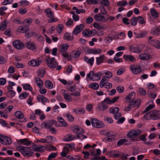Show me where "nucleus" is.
<instances>
[{
	"mask_svg": "<svg viewBox=\"0 0 160 160\" xmlns=\"http://www.w3.org/2000/svg\"><path fill=\"white\" fill-rule=\"evenodd\" d=\"M13 44L15 48L18 50H21L24 48V45L23 43L19 40L14 41L13 43Z\"/></svg>",
	"mask_w": 160,
	"mask_h": 160,
	"instance_id": "nucleus-10",
	"label": "nucleus"
},
{
	"mask_svg": "<svg viewBox=\"0 0 160 160\" xmlns=\"http://www.w3.org/2000/svg\"><path fill=\"white\" fill-rule=\"evenodd\" d=\"M141 133L142 131L139 129L137 130H132L129 132L127 134V136L129 138H134L139 136Z\"/></svg>",
	"mask_w": 160,
	"mask_h": 160,
	"instance_id": "nucleus-8",
	"label": "nucleus"
},
{
	"mask_svg": "<svg viewBox=\"0 0 160 160\" xmlns=\"http://www.w3.org/2000/svg\"><path fill=\"white\" fill-rule=\"evenodd\" d=\"M26 47L29 49L34 50L36 49L35 43L33 42H28L25 44Z\"/></svg>",
	"mask_w": 160,
	"mask_h": 160,
	"instance_id": "nucleus-20",
	"label": "nucleus"
},
{
	"mask_svg": "<svg viewBox=\"0 0 160 160\" xmlns=\"http://www.w3.org/2000/svg\"><path fill=\"white\" fill-rule=\"evenodd\" d=\"M42 60L39 59H33L28 62V64L32 66L36 67L39 66L42 63Z\"/></svg>",
	"mask_w": 160,
	"mask_h": 160,
	"instance_id": "nucleus-11",
	"label": "nucleus"
},
{
	"mask_svg": "<svg viewBox=\"0 0 160 160\" xmlns=\"http://www.w3.org/2000/svg\"><path fill=\"white\" fill-rule=\"evenodd\" d=\"M96 63L97 65H99L100 63H103L104 59V55L100 56L96 58Z\"/></svg>",
	"mask_w": 160,
	"mask_h": 160,
	"instance_id": "nucleus-34",
	"label": "nucleus"
},
{
	"mask_svg": "<svg viewBox=\"0 0 160 160\" xmlns=\"http://www.w3.org/2000/svg\"><path fill=\"white\" fill-rule=\"evenodd\" d=\"M141 100L139 99H137L136 101L132 102H130L128 106L124 108V111H128L130 110L131 108H133L135 106H138Z\"/></svg>",
	"mask_w": 160,
	"mask_h": 160,
	"instance_id": "nucleus-7",
	"label": "nucleus"
},
{
	"mask_svg": "<svg viewBox=\"0 0 160 160\" xmlns=\"http://www.w3.org/2000/svg\"><path fill=\"white\" fill-rule=\"evenodd\" d=\"M64 99L67 102H69L72 101V98L67 93H64L63 95Z\"/></svg>",
	"mask_w": 160,
	"mask_h": 160,
	"instance_id": "nucleus-44",
	"label": "nucleus"
},
{
	"mask_svg": "<svg viewBox=\"0 0 160 160\" xmlns=\"http://www.w3.org/2000/svg\"><path fill=\"white\" fill-rule=\"evenodd\" d=\"M84 25L83 24H81L76 27L74 29L73 33L74 34H77L80 32L83 29Z\"/></svg>",
	"mask_w": 160,
	"mask_h": 160,
	"instance_id": "nucleus-19",
	"label": "nucleus"
},
{
	"mask_svg": "<svg viewBox=\"0 0 160 160\" xmlns=\"http://www.w3.org/2000/svg\"><path fill=\"white\" fill-rule=\"evenodd\" d=\"M119 111V108L118 107L112 108H109V112L111 113L115 114L118 112Z\"/></svg>",
	"mask_w": 160,
	"mask_h": 160,
	"instance_id": "nucleus-39",
	"label": "nucleus"
},
{
	"mask_svg": "<svg viewBox=\"0 0 160 160\" xmlns=\"http://www.w3.org/2000/svg\"><path fill=\"white\" fill-rule=\"evenodd\" d=\"M45 60L47 65L49 67L51 68H56L58 64L54 58L47 57L45 58Z\"/></svg>",
	"mask_w": 160,
	"mask_h": 160,
	"instance_id": "nucleus-4",
	"label": "nucleus"
},
{
	"mask_svg": "<svg viewBox=\"0 0 160 160\" xmlns=\"http://www.w3.org/2000/svg\"><path fill=\"white\" fill-rule=\"evenodd\" d=\"M151 119L153 120H157V111L153 110L150 111Z\"/></svg>",
	"mask_w": 160,
	"mask_h": 160,
	"instance_id": "nucleus-37",
	"label": "nucleus"
},
{
	"mask_svg": "<svg viewBox=\"0 0 160 160\" xmlns=\"http://www.w3.org/2000/svg\"><path fill=\"white\" fill-rule=\"evenodd\" d=\"M123 58L126 61L132 62H135L136 60L135 58L131 55H124Z\"/></svg>",
	"mask_w": 160,
	"mask_h": 160,
	"instance_id": "nucleus-25",
	"label": "nucleus"
},
{
	"mask_svg": "<svg viewBox=\"0 0 160 160\" xmlns=\"http://www.w3.org/2000/svg\"><path fill=\"white\" fill-rule=\"evenodd\" d=\"M12 143L11 139L9 138L4 136V137L1 142L2 144L5 145H8L11 144Z\"/></svg>",
	"mask_w": 160,
	"mask_h": 160,
	"instance_id": "nucleus-21",
	"label": "nucleus"
},
{
	"mask_svg": "<svg viewBox=\"0 0 160 160\" xmlns=\"http://www.w3.org/2000/svg\"><path fill=\"white\" fill-rule=\"evenodd\" d=\"M25 36L27 37H31L32 36H37L38 38L37 40L39 41H42L43 39V37L41 35H38L37 33H36L33 32H30L28 33H25Z\"/></svg>",
	"mask_w": 160,
	"mask_h": 160,
	"instance_id": "nucleus-12",
	"label": "nucleus"
},
{
	"mask_svg": "<svg viewBox=\"0 0 160 160\" xmlns=\"http://www.w3.org/2000/svg\"><path fill=\"white\" fill-rule=\"evenodd\" d=\"M37 98L38 102H42L44 105H45L47 102H49L48 98L42 95L38 96Z\"/></svg>",
	"mask_w": 160,
	"mask_h": 160,
	"instance_id": "nucleus-18",
	"label": "nucleus"
},
{
	"mask_svg": "<svg viewBox=\"0 0 160 160\" xmlns=\"http://www.w3.org/2000/svg\"><path fill=\"white\" fill-rule=\"evenodd\" d=\"M73 111L76 114H82L85 113V111L82 108H78L75 109H73Z\"/></svg>",
	"mask_w": 160,
	"mask_h": 160,
	"instance_id": "nucleus-29",
	"label": "nucleus"
},
{
	"mask_svg": "<svg viewBox=\"0 0 160 160\" xmlns=\"http://www.w3.org/2000/svg\"><path fill=\"white\" fill-rule=\"evenodd\" d=\"M88 87L94 90H97L99 88V85L96 82H93L90 84L89 85Z\"/></svg>",
	"mask_w": 160,
	"mask_h": 160,
	"instance_id": "nucleus-40",
	"label": "nucleus"
},
{
	"mask_svg": "<svg viewBox=\"0 0 160 160\" xmlns=\"http://www.w3.org/2000/svg\"><path fill=\"white\" fill-rule=\"evenodd\" d=\"M151 56L147 54H142L139 56V58L142 60H147L151 58Z\"/></svg>",
	"mask_w": 160,
	"mask_h": 160,
	"instance_id": "nucleus-23",
	"label": "nucleus"
},
{
	"mask_svg": "<svg viewBox=\"0 0 160 160\" xmlns=\"http://www.w3.org/2000/svg\"><path fill=\"white\" fill-rule=\"evenodd\" d=\"M94 18V19L97 21H102L104 22L105 17L102 16L101 14L99 13L95 15Z\"/></svg>",
	"mask_w": 160,
	"mask_h": 160,
	"instance_id": "nucleus-27",
	"label": "nucleus"
},
{
	"mask_svg": "<svg viewBox=\"0 0 160 160\" xmlns=\"http://www.w3.org/2000/svg\"><path fill=\"white\" fill-rule=\"evenodd\" d=\"M125 71V70L124 68H121L117 71V74L118 75H122Z\"/></svg>",
	"mask_w": 160,
	"mask_h": 160,
	"instance_id": "nucleus-64",
	"label": "nucleus"
},
{
	"mask_svg": "<svg viewBox=\"0 0 160 160\" xmlns=\"http://www.w3.org/2000/svg\"><path fill=\"white\" fill-rule=\"evenodd\" d=\"M63 27L62 24L59 25L57 28V30L58 33H61L62 32V29Z\"/></svg>",
	"mask_w": 160,
	"mask_h": 160,
	"instance_id": "nucleus-59",
	"label": "nucleus"
},
{
	"mask_svg": "<svg viewBox=\"0 0 160 160\" xmlns=\"http://www.w3.org/2000/svg\"><path fill=\"white\" fill-rule=\"evenodd\" d=\"M44 12L46 13L47 16L50 18L49 19L48 22L49 23H52V22H56L58 21V19L54 17V15L53 12L52 11L50 8L45 9Z\"/></svg>",
	"mask_w": 160,
	"mask_h": 160,
	"instance_id": "nucleus-2",
	"label": "nucleus"
},
{
	"mask_svg": "<svg viewBox=\"0 0 160 160\" xmlns=\"http://www.w3.org/2000/svg\"><path fill=\"white\" fill-rule=\"evenodd\" d=\"M151 33L155 36H158L160 34V28L156 26L152 30Z\"/></svg>",
	"mask_w": 160,
	"mask_h": 160,
	"instance_id": "nucleus-30",
	"label": "nucleus"
},
{
	"mask_svg": "<svg viewBox=\"0 0 160 160\" xmlns=\"http://www.w3.org/2000/svg\"><path fill=\"white\" fill-rule=\"evenodd\" d=\"M7 27V25L6 21L2 22L0 27V30L3 31L5 30Z\"/></svg>",
	"mask_w": 160,
	"mask_h": 160,
	"instance_id": "nucleus-51",
	"label": "nucleus"
},
{
	"mask_svg": "<svg viewBox=\"0 0 160 160\" xmlns=\"http://www.w3.org/2000/svg\"><path fill=\"white\" fill-rule=\"evenodd\" d=\"M102 101L98 104L96 108L99 111H103L108 109V105H106Z\"/></svg>",
	"mask_w": 160,
	"mask_h": 160,
	"instance_id": "nucleus-13",
	"label": "nucleus"
},
{
	"mask_svg": "<svg viewBox=\"0 0 160 160\" xmlns=\"http://www.w3.org/2000/svg\"><path fill=\"white\" fill-rule=\"evenodd\" d=\"M14 64L18 68H23L25 66L24 63H20L18 62H15Z\"/></svg>",
	"mask_w": 160,
	"mask_h": 160,
	"instance_id": "nucleus-47",
	"label": "nucleus"
},
{
	"mask_svg": "<svg viewBox=\"0 0 160 160\" xmlns=\"http://www.w3.org/2000/svg\"><path fill=\"white\" fill-rule=\"evenodd\" d=\"M35 82L38 88H41L43 86L42 81L39 78H35Z\"/></svg>",
	"mask_w": 160,
	"mask_h": 160,
	"instance_id": "nucleus-32",
	"label": "nucleus"
},
{
	"mask_svg": "<svg viewBox=\"0 0 160 160\" xmlns=\"http://www.w3.org/2000/svg\"><path fill=\"white\" fill-rule=\"evenodd\" d=\"M29 30V28L25 26H19L18 28V31L22 33L26 32H28Z\"/></svg>",
	"mask_w": 160,
	"mask_h": 160,
	"instance_id": "nucleus-33",
	"label": "nucleus"
},
{
	"mask_svg": "<svg viewBox=\"0 0 160 160\" xmlns=\"http://www.w3.org/2000/svg\"><path fill=\"white\" fill-rule=\"evenodd\" d=\"M152 44H151L152 46H154L157 49H160V41L154 39V41H152Z\"/></svg>",
	"mask_w": 160,
	"mask_h": 160,
	"instance_id": "nucleus-36",
	"label": "nucleus"
},
{
	"mask_svg": "<svg viewBox=\"0 0 160 160\" xmlns=\"http://www.w3.org/2000/svg\"><path fill=\"white\" fill-rule=\"evenodd\" d=\"M130 69L132 72L135 74H139L142 71L141 67L137 65H133L130 66Z\"/></svg>",
	"mask_w": 160,
	"mask_h": 160,
	"instance_id": "nucleus-6",
	"label": "nucleus"
},
{
	"mask_svg": "<svg viewBox=\"0 0 160 160\" xmlns=\"http://www.w3.org/2000/svg\"><path fill=\"white\" fill-rule=\"evenodd\" d=\"M75 137L71 134H69L66 135L64 137V139L66 141H69L72 140Z\"/></svg>",
	"mask_w": 160,
	"mask_h": 160,
	"instance_id": "nucleus-35",
	"label": "nucleus"
},
{
	"mask_svg": "<svg viewBox=\"0 0 160 160\" xmlns=\"http://www.w3.org/2000/svg\"><path fill=\"white\" fill-rule=\"evenodd\" d=\"M150 11L151 14L152 16L156 18H158V14L154 8H151L150 9Z\"/></svg>",
	"mask_w": 160,
	"mask_h": 160,
	"instance_id": "nucleus-43",
	"label": "nucleus"
},
{
	"mask_svg": "<svg viewBox=\"0 0 160 160\" xmlns=\"http://www.w3.org/2000/svg\"><path fill=\"white\" fill-rule=\"evenodd\" d=\"M57 120L58 122L62 124L64 126H67V125L66 122L63 118L61 117H58L57 118Z\"/></svg>",
	"mask_w": 160,
	"mask_h": 160,
	"instance_id": "nucleus-42",
	"label": "nucleus"
},
{
	"mask_svg": "<svg viewBox=\"0 0 160 160\" xmlns=\"http://www.w3.org/2000/svg\"><path fill=\"white\" fill-rule=\"evenodd\" d=\"M16 149L25 157L31 156L34 154V153L31 151L32 149L31 148L28 147L18 146L16 148Z\"/></svg>",
	"mask_w": 160,
	"mask_h": 160,
	"instance_id": "nucleus-1",
	"label": "nucleus"
},
{
	"mask_svg": "<svg viewBox=\"0 0 160 160\" xmlns=\"http://www.w3.org/2000/svg\"><path fill=\"white\" fill-rule=\"evenodd\" d=\"M117 5L118 6H125L128 4V2L126 1L122 0L117 2Z\"/></svg>",
	"mask_w": 160,
	"mask_h": 160,
	"instance_id": "nucleus-46",
	"label": "nucleus"
},
{
	"mask_svg": "<svg viewBox=\"0 0 160 160\" xmlns=\"http://www.w3.org/2000/svg\"><path fill=\"white\" fill-rule=\"evenodd\" d=\"M92 126L97 128H101L104 127V124L96 119H92L91 121Z\"/></svg>",
	"mask_w": 160,
	"mask_h": 160,
	"instance_id": "nucleus-5",
	"label": "nucleus"
},
{
	"mask_svg": "<svg viewBox=\"0 0 160 160\" xmlns=\"http://www.w3.org/2000/svg\"><path fill=\"white\" fill-rule=\"evenodd\" d=\"M38 76L40 77H43L45 74V72L43 70H40L38 72Z\"/></svg>",
	"mask_w": 160,
	"mask_h": 160,
	"instance_id": "nucleus-63",
	"label": "nucleus"
},
{
	"mask_svg": "<svg viewBox=\"0 0 160 160\" xmlns=\"http://www.w3.org/2000/svg\"><path fill=\"white\" fill-rule=\"evenodd\" d=\"M137 18L133 17L131 20V23L132 26H134L137 24Z\"/></svg>",
	"mask_w": 160,
	"mask_h": 160,
	"instance_id": "nucleus-50",
	"label": "nucleus"
},
{
	"mask_svg": "<svg viewBox=\"0 0 160 160\" xmlns=\"http://www.w3.org/2000/svg\"><path fill=\"white\" fill-rule=\"evenodd\" d=\"M105 76L103 78H111L112 76V72L107 71L105 73Z\"/></svg>",
	"mask_w": 160,
	"mask_h": 160,
	"instance_id": "nucleus-49",
	"label": "nucleus"
},
{
	"mask_svg": "<svg viewBox=\"0 0 160 160\" xmlns=\"http://www.w3.org/2000/svg\"><path fill=\"white\" fill-rule=\"evenodd\" d=\"M127 141V140L126 139H122L120 140L118 142L117 145L118 146H120L123 144L124 143L126 142Z\"/></svg>",
	"mask_w": 160,
	"mask_h": 160,
	"instance_id": "nucleus-54",
	"label": "nucleus"
},
{
	"mask_svg": "<svg viewBox=\"0 0 160 160\" xmlns=\"http://www.w3.org/2000/svg\"><path fill=\"white\" fill-rule=\"evenodd\" d=\"M115 17L112 16H109L107 15L106 18H105L104 22L110 20L111 21H112L114 20Z\"/></svg>",
	"mask_w": 160,
	"mask_h": 160,
	"instance_id": "nucleus-57",
	"label": "nucleus"
},
{
	"mask_svg": "<svg viewBox=\"0 0 160 160\" xmlns=\"http://www.w3.org/2000/svg\"><path fill=\"white\" fill-rule=\"evenodd\" d=\"M23 88L25 90H28L30 91L32 90V88L29 84H26L23 85Z\"/></svg>",
	"mask_w": 160,
	"mask_h": 160,
	"instance_id": "nucleus-48",
	"label": "nucleus"
},
{
	"mask_svg": "<svg viewBox=\"0 0 160 160\" xmlns=\"http://www.w3.org/2000/svg\"><path fill=\"white\" fill-rule=\"evenodd\" d=\"M68 48V46L67 44H63L61 45L59 49V50L60 52L62 53V55L64 57L69 59L71 58V55L68 54L66 52Z\"/></svg>",
	"mask_w": 160,
	"mask_h": 160,
	"instance_id": "nucleus-3",
	"label": "nucleus"
},
{
	"mask_svg": "<svg viewBox=\"0 0 160 160\" xmlns=\"http://www.w3.org/2000/svg\"><path fill=\"white\" fill-rule=\"evenodd\" d=\"M101 74L100 72H97L94 73L93 77L91 78V80L93 81H96L100 79L101 78Z\"/></svg>",
	"mask_w": 160,
	"mask_h": 160,
	"instance_id": "nucleus-24",
	"label": "nucleus"
},
{
	"mask_svg": "<svg viewBox=\"0 0 160 160\" xmlns=\"http://www.w3.org/2000/svg\"><path fill=\"white\" fill-rule=\"evenodd\" d=\"M45 85L46 87L49 89H51L53 88L52 83L49 80H46L45 81Z\"/></svg>",
	"mask_w": 160,
	"mask_h": 160,
	"instance_id": "nucleus-38",
	"label": "nucleus"
},
{
	"mask_svg": "<svg viewBox=\"0 0 160 160\" xmlns=\"http://www.w3.org/2000/svg\"><path fill=\"white\" fill-rule=\"evenodd\" d=\"M47 121L48 124V127L49 128H50L52 125L56 124L57 122L54 120H50Z\"/></svg>",
	"mask_w": 160,
	"mask_h": 160,
	"instance_id": "nucleus-45",
	"label": "nucleus"
},
{
	"mask_svg": "<svg viewBox=\"0 0 160 160\" xmlns=\"http://www.w3.org/2000/svg\"><path fill=\"white\" fill-rule=\"evenodd\" d=\"M44 146L34 144L31 146L32 150L33 151L40 152L43 149Z\"/></svg>",
	"mask_w": 160,
	"mask_h": 160,
	"instance_id": "nucleus-17",
	"label": "nucleus"
},
{
	"mask_svg": "<svg viewBox=\"0 0 160 160\" xmlns=\"http://www.w3.org/2000/svg\"><path fill=\"white\" fill-rule=\"evenodd\" d=\"M131 50L133 52L135 53H140L142 51L143 46L142 45H140L136 47H133L130 46Z\"/></svg>",
	"mask_w": 160,
	"mask_h": 160,
	"instance_id": "nucleus-15",
	"label": "nucleus"
},
{
	"mask_svg": "<svg viewBox=\"0 0 160 160\" xmlns=\"http://www.w3.org/2000/svg\"><path fill=\"white\" fill-rule=\"evenodd\" d=\"M107 81V79L106 78H102L99 84L100 87L101 88L105 87L106 84L107 83V82H106Z\"/></svg>",
	"mask_w": 160,
	"mask_h": 160,
	"instance_id": "nucleus-41",
	"label": "nucleus"
},
{
	"mask_svg": "<svg viewBox=\"0 0 160 160\" xmlns=\"http://www.w3.org/2000/svg\"><path fill=\"white\" fill-rule=\"evenodd\" d=\"M28 95V94L26 92L22 93L19 96V98L21 99L25 98Z\"/></svg>",
	"mask_w": 160,
	"mask_h": 160,
	"instance_id": "nucleus-62",
	"label": "nucleus"
},
{
	"mask_svg": "<svg viewBox=\"0 0 160 160\" xmlns=\"http://www.w3.org/2000/svg\"><path fill=\"white\" fill-rule=\"evenodd\" d=\"M32 22V20L31 18H28L24 20L23 23H26L27 25H30Z\"/></svg>",
	"mask_w": 160,
	"mask_h": 160,
	"instance_id": "nucleus-52",
	"label": "nucleus"
},
{
	"mask_svg": "<svg viewBox=\"0 0 160 160\" xmlns=\"http://www.w3.org/2000/svg\"><path fill=\"white\" fill-rule=\"evenodd\" d=\"M138 22L141 24H144L145 22L144 21L143 18L142 16H139L137 18Z\"/></svg>",
	"mask_w": 160,
	"mask_h": 160,
	"instance_id": "nucleus-53",
	"label": "nucleus"
},
{
	"mask_svg": "<svg viewBox=\"0 0 160 160\" xmlns=\"http://www.w3.org/2000/svg\"><path fill=\"white\" fill-rule=\"evenodd\" d=\"M41 127L42 128H49L48 127V124L47 121L43 122L41 124Z\"/></svg>",
	"mask_w": 160,
	"mask_h": 160,
	"instance_id": "nucleus-61",
	"label": "nucleus"
},
{
	"mask_svg": "<svg viewBox=\"0 0 160 160\" xmlns=\"http://www.w3.org/2000/svg\"><path fill=\"white\" fill-rule=\"evenodd\" d=\"M66 116L67 119L70 122H72L74 120V118L72 115L69 113H67L66 114Z\"/></svg>",
	"mask_w": 160,
	"mask_h": 160,
	"instance_id": "nucleus-55",
	"label": "nucleus"
},
{
	"mask_svg": "<svg viewBox=\"0 0 160 160\" xmlns=\"http://www.w3.org/2000/svg\"><path fill=\"white\" fill-rule=\"evenodd\" d=\"M101 4L105 7H108L109 5V1L108 0H102L101 2Z\"/></svg>",
	"mask_w": 160,
	"mask_h": 160,
	"instance_id": "nucleus-56",
	"label": "nucleus"
},
{
	"mask_svg": "<svg viewBox=\"0 0 160 160\" xmlns=\"http://www.w3.org/2000/svg\"><path fill=\"white\" fill-rule=\"evenodd\" d=\"M107 138V141L108 142H110L113 140L115 138V136L110 133V132H106L105 134Z\"/></svg>",
	"mask_w": 160,
	"mask_h": 160,
	"instance_id": "nucleus-28",
	"label": "nucleus"
},
{
	"mask_svg": "<svg viewBox=\"0 0 160 160\" xmlns=\"http://www.w3.org/2000/svg\"><path fill=\"white\" fill-rule=\"evenodd\" d=\"M99 9L101 10V12L103 15H106L107 13V11L105 10V8L103 6H101L99 7Z\"/></svg>",
	"mask_w": 160,
	"mask_h": 160,
	"instance_id": "nucleus-58",
	"label": "nucleus"
},
{
	"mask_svg": "<svg viewBox=\"0 0 160 160\" xmlns=\"http://www.w3.org/2000/svg\"><path fill=\"white\" fill-rule=\"evenodd\" d=\"M72 131L76 133H82L84 132V130L79 126H76L72 128Z\"/></svg>",
	"mask_w": 160,
	"mask_h": 160,
	"instance_id": "nucleus-26",
	"label": "nucleus"
},
{
	"mask_svg": "<svg viewBox=\"0 0 160 160\" xmlns=\"http://www.w3.org/2000/svg\"><path fill=\"white\" fill-rule=\"evenodd\" d=\"M14 115L18 118H22V120L21 121V122H25L27 120L26 118H23L24 116L23 114L20 111L16 112L14 113Z\"/></svg>",
	"mask_w": 160,
	"mask_h": 160,
	"instance_id": "nucleus-16",
	"label": "nucleus"
},
{
	"mask_svg": "<svg viewBox=\"0 0 160 160\" xmlns=\"http://www.w3.org/2000/svg\"><path fill=\"white\" fill-rule=\"evenodd\" d=\"M18 142L19 143L26 146L30 145L32 142L31 141H29L27 138L20 139Z\"/></svg>",
	"mask_w": 160,
	"mask_h": 160,
	"instance_id": "nucleus-22",
	"label": "nucleus"
},
{
	"mask_svg": "<svg viewBox=\"0 0 160 160\" xmlns=\"http://www.w3.org/2000/svg\"><path fill=\"white\" fill-rule=\"evenodd\" d=\"M104 120L105 121L110 123H112L113 121V119L111 118L108 116L105 117Z\"/></svg>",
	"mask_w": 160,
	"mask_h": 160,
	"instance_id": "nucleus-60",
	"label": "nucleus"
},
{
	"mask_svg": "<svg viewBox=\"0 0 160 160\" xmlns=\"http://www.w3.org/2000/svg\"><path fill=\"white\" fill-rule=\"evenodd\" d=\"M64 39L68 41H72L73 39V37L71 34L66 32L63 36Z\"/></svg>",
	"mask_w": 160,
	"mask_h": 160,
	"instance_id": "nucleus-31",
	"label": "nucleus"
},
{
	"mask_svg": "<svg viewBox=\"0 0 160 160\" xmlns=\"http://www.w3.org/2000/svg\"><path fill=\"white\" fill-rule=\"evenodd\" d=\"M119 96L115 97L112 99H111L107 97L104 100L102 101L103 103L106 105L114 103L119 98Z\"/></svg>",
	"mask_w": 160,
	"mask_h": 160,
	"instance_id": "nucleus-9",
	"label": "nucleus"
},
{
	"mask_svg": "<svg viewBox=\"0 0 160 160\" xmlns=\"http://www.w3.org/2000/svg\"><path fill=\"white\" fill-rule=\"evenodd\" d=\"M135 96V93L134 92L132 91L130 93L126 96V100L128 102L136 101H134Z\"/></svg>",
	"mask_w": 160,
	"mask_h": 160,
	"instance_id": "nucleus-14",
	"label": "nucleus"
}]
</instances>
